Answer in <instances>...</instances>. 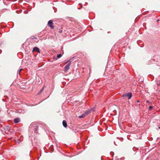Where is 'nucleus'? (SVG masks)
Segmentation results:
<instances>
[{"label": "nucleus", "instance_id": "obj_1", "mask_svg": "<svg viewBox=\"0 0 160 160\" xmlns=\"http://www.w3.org/2000/svg\"><path fill=\"white\" fill-rule=\"evenodd\" d=\"M5 132L6 133L8 134H10L13 132L12 130H10L9 127H7L5 128Z\"/></svg>", "mask_w": 160, "mask_h": 160}, {"label": "nucleus", "instance_id": "obj_2", "mask_svg": "<svg viewBox=\"0 0 160 160\" xmlns=\"http://www.w3.org/2000/svg\"><path fill=\"white\" fill-rule=\"evenodd\" d=\"M132 96V93L131 92H129L127 93L124 94L122 96V97H123L128 98V99H130L131 98Z\"/></svg>", "mask_w": 160, "mask_h": 160}, {"label": "nucleus", "instance_id": "obj_3", "mask_svg": "<svg viewBox=\"0 0 160 160\" xmlns=\"http://www.w3.org/2000/svg\"><path fill=\"white\" fill-rule=\"evenodd\" d=\"M30 128H34V129L35 130V132H36L38 130V127L37 126V125L35 124H32L29 127Z\"/></svg>", "mask_w": 160, "mask_h": 160}, {"label": "nucleus", "instance_id": "obj_4", "mask_svg": "<svg viewBox=\"0 0 160 160\" xmlns=\"http://www.w3.org/2000/svg\"><path fill=\"white\" fill-rule=\"evenodd\" d=\"M48 24V26H49L52 29L54 28V26H53V23L52 20L49 21Z\"/></svg>", "mask_w": 160, "mask_h": 160}, {"label": "nucleus", "instance_id": "obj_5", "mask_svg": "<svg viewBox=\"0 0 160 160\" xmlns=\"http://www.w3.org/2000/svg\"><path fill=\"white\" fill-rule=\"evenodd\" d=\"M71 65V62H69L67 65H66L64 68V71H67L69 68L70 66Z\"/></svg>", "mask_w": 160, "mask_h": 160}, {"label": "nucleus", "instance_id": "obj_6", "mask_svg": "<svg viewBox=\"0 0 160 160\" xmlns=\"http://www.w3.org/2000/svg\"><path fill=\"white\" fill-rule=\"evenodd\" d=\"M94 111V109L92 108L91 110H88L85 111L84 113L86 115H87L89 113L91 112V111Z\"/></svg>", "mask_w": 160, "mask_h": 160}, {"label": "nucleus", "instance_id": "obj_7", "mask_svg": "<svg viewBox=\"0 0 160 160\" xmlns=\"http://www.w3.org/2000/svg\"><path fill=\"white\" fill-rule=\"evenodd\" d=\"M33 51H36L39 53H40V51L39 49L38 48L36 47H34L33 48V49L32 52H33Z\"/></svg>", "mask_w": 160, "mask_h": 160}, {"label": "nucleus", "instance_id": "obj_8", "mask_svg": "<svg viewBox=\"0 0 160 160\" xmlns=\"http://www.w3.org/2000/svg\"><path fill=\"white\" fill-rule=\"evenodd\" d=\"M20 120V118H15L13 121L15 123H17Z\"/></svg>", "mask_w": 160, "mask_h": 160}, {"label": "nucleus", "instance_id": "obj_9", "mask_svg": "<svg viewBox=\"0 0 160 160\" xmlns=\"http://www.w3.org/2000/svg\"><path fill=\"white\" fill-rule=\"evenodd\" d=\"M62 124H63V126L65 128L67 127V125L66 122L65 120H63V121Z\"/></svg>", "mask_w": 160, "mask_h": 160}, {"label": "nucleus", "instance_id": "obj_10", "mask_svg": "<svg viewBox=\"0 0 160 160\" xmlns=\"http://www.w3.org/2000/svg\"><path fill=\"white\" fill-rule=\"evenodd\" d=\"M86 116V115L84 113H83L79 117V118H83Z\"/></svg>", "mask_w": 160, "mask_h": 160}, {"label": "nucleus", "instance_id": "obj_11", "mask_svg": "<svg viewBox=\"0 0 160 160\" xmlns=\"http://www.w3.org/2000/svg\"><path fill=\"white\" fill-rule=\"evenodd\" d=\"M62 55L61 54H60L57 55V57L58 58H60L62 57Z\"/></svg>", "mask_w": 160, "mask_h": 160}, {"label": "nucleus", "instance_id": "obj_12", "mask_svg": "<svg viewBox=\"0 0 160 160\" xmlns=\"http://www.w3.org/2000/svg\"><path fill=\"white\" fill-rule=\"evenodd\" d=\"M153 107L152 106H150L149 108V109L150 110H151L153 108Z\"/></svg>", "mask_w": 160, "mask_h": 160}, {"label": "nucleus", "instance_id": "obj_13", "mask_svg": "<svg viewBox=\"0 0 160 160\" xmlns=\"http://www.w3.org/2000/svg\"><path fill=\"white\" fill-rule=\"evenodd\" d=\"M22 70V69L21 68V69H20L19 71L18 72V73L20 74V73L21 72V71Z\"/></svg>", "mask_w": 160, "mask_h": 160}, {"label": "nucleus", "instance_id": "obj_14", "mask_svg": "<svg viewBox=\"0 0 160 160\" xmlns=\"http://www.w3.org/2000/svg\"><path fill=\"white\" fill-rule=\"evenodd\" d=\"M146 102H147V103H150V102H149V101H148V100H147V101H146Z\"/></svg>", "mask_w": 160, "mask_h": 160}, {"label": "nucleus", "instance_id": "obj_15", "mask_svg": "<svg viewBox=\"0 0 160 160\" xmlns=\"http://www.w3.org/2000/svg\"><path fill=\"white\" fill-rule=\"evenodd\" d=\"M79 4L80 5V6H81V8H82V5L81 4V3H79Z\"/></svg>", "mask_w": 160, "mask_h": 160}, {"label": "nucleus", "instance_id": "obj_16", "mask_svg": "<svg viewBox=\"0 0 160 160\" xmlns=\"http://www.w3.org/2000/svg\"><path fill=\"white\" fill-rule=\"evenodd\" d=\"M137 102H140V101L139 100H137Z\"/></svg>", "mask_w": 160, "mask_h": 160}, {"label": "nucleus", "instance_id": "obj_17", "mask_svg": "<svg viewBox=\"0 0 160 160\" xmlns=\"http://www.w3.org/2000/svg\"><path fill=\"white\" fill-rule=\"evenodd\" d=\"M43 88H42L41 90H43Z\"/></svg>", "mask_w": 160, "mask_h": 160}, {"label": "nucleus", "instance_id": "obj_18", "mask_svg": "<svg viewBox=\"0 0 160 160\" xmlns=\"http://www.w3.org/2000/svg\"><path fill=\"white\" fill-rule=\"evenodd\" d=\"M159 21V19H158V20H157V21Z\"/></svg>", "mask_w": 160, "mask_h": 160}]
</instances>
